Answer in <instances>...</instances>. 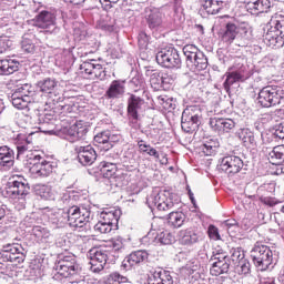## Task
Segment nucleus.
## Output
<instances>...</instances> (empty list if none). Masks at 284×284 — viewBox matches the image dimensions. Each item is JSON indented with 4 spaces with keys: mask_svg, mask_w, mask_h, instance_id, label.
<instances>
[{
    "mask_svg": "<svg viewBox=\"0 0 284 284\" xmlns=\"http://www.w3.org/2000/svg\"><path fill=\"white\" fill-rule=\"evenodd\" d=\"M54 270L53 281H72L83 276V268L74 255L60 256Z\"/></svg>",
    "mask_w": 284,
    "mask_h": 284,
    "instance_id": "1",
    "label": "nucleus"
},
{
    "mask_svg": "<svg viewBox=\"0 0 284 284\" xmlns=\"http://www.w3.org/2000/svg\"><path fill=\"white\" fill-rule=\"evenodd\" d=\"M251 258L253 264L260 272H266V270H273L274 265L278 263L276 251L261 242L254 244L251 250Z\"/></svg>",
    "mask_w": 284,
    "mask_h": 284,
    "instance_id": "2",
    "label": "nucleus"
},
{
    "mask_svg": "<svg viewBox=\"0 0 284 284\" xmlns=\"http://www.w3.org/2000/svg\"><path fill=\"white\" fill-rule=\"evenodd\" d=\"M270 29L263 36V41L268 48H283L284 45V16L275 13L268 22Z\"/></svg>",
    "mask_w": 284,
    "mask_h": 284,
    "instance_id": "3",
    "label": "nucleus"
},
{
    "mask_svg": "<svg viewBox=\"0 0 284 284\" xmlns=\"http://www.w3.org/2000/svg\"><path fill=\"white\" fill-rule=\"evenodd\" d=\"M65 212L67 223L70 227H75L79 230H90V221H92L93 215L90 211V206H70Z\"/></svg>",
    "mask_w": 284,
    "mask_h": 284,
    "instance_id": "4",
    "label": "nucleus"
},
{
    "mask_svg": "<svg viewBox=\"0 0 284 284\" xmlns=\"http://www.w3.org/2000/svg\"><path fill=\"white\" fill-rule=\"evenodd\" d=\"M36 17L33 18L34 28L44 30L47 34H59L61 28L57 26V13L50 9H37Z\"/></svg>",
    "mask_w": 284,
    "mask_h": 284,
    "instance_id": "5",
    "label": "nucleus"
},
{
    "mask_svg": "<svg viewBox=\"0 0 284 284\" xmlns=\"http://www.w3.org/2000/svg\"><path fill=\"white\" fill-rule=\"evenodd\" d=\"M257 103L262 108H274L284 103V88L266 85L258 91Z\"/></svg>",
    "mask_w": 284,
    "mask_h": 284,
    "instance_id": "6",
    "label": "nucleus"
},
{
    "mask_svg": "<svg viewBox=\"0 0 284 284\" xmlns=\"http://www.w3.org/2000/svg\"><path fill=\"white\" fill-rule=\"evenodd\" d=\"M27 156L29 158V165H31L29 170L36 179H48V176H52V174H54V170H57L54 162L43 160L37 151L34 153L27 154Z\"/></svg>",
    "mask_w": 284,
    "mask_h": 284,
    "instance_id": "7",
    "label": "nucleus"
},
{
    "mask_svg": "<svg viewBox=\"0 0 284 284\" xmlns=\"http://www.w3.org/2000/svg\"><path fill=\"white\" fill-rule=\"evenodd\" d=\"M201 119H203V113L199 105L187 106L181 118V128L183 132L186 134H192V132H196L199 130V125H201Z\"/></svg>",
    "mask_w": 284,
    "mask_h": 284,
    "instance_id": "8",
    "label": "nucleus"
},
{
    "mask_svg": "<svg viewBox=\"0 0 284 284\" xmlns=\"http://www.w3.org/2000/svg\"><path fill=\"white\" fill-rule=\"evenodd\" d=\"M26 261V248L19 243H8L2 246L0 252V264L12 263V265H21Z\"/></svg>",
    "mask_w": 284,
    "mask_h": 284,
    "instance_id": "9",
    "label": "nucleus"
},
{
    "mask_svg": "<svg viewBox=\"0 0 284 284\" xmlns=\"http://www.w3.org/2000/svg\"><path fill=\"white\" fill-rule=\"evenodd\" d=\"M119 219H121V211L119 210L102 211L100 220L93 225V229L99 234H110L112 230L119 227Z\"/></svg>",
    "mask_w": 284,
    "mask_h": 284,
    "instance_id": "10",
    "label": "nucleus"
},
{
    "mask_svg": "<svg viewBox=\"0 0 284 284\" xmlns=\"http://www.w3.org/2000/svg\"><path fill=\"white\" fill-rule=\"evenodd\" d=\"M156 63L162 68H166L168 70H179L181 68V55L179 54V50L174 47H166L159 51L155 55Z\"/></svg>",
    "mask_w": 284,
    "mask_h": 284,
    "instance_id": "11",
    "label": "nucleus"
},
{
    "mask_svg": "<svg viewBox=\"0 0 284 284\" xmlns=\"http://www.w3.org/2000/svg\"><path fill=\"white\" fill-rule=\"evenodd\" d=\"M34 94L36 91L32 85L22 84L11 94V103L18 110H26V108H28V103H33Z\"/></svg>",
    "mask_w": 284,
    "mask_h": 284,
    "instance_id": "12",
    "label": "nucleus"
},
{
    "mask_svg": "<svg viewBox=\"0 0 284 284\" xmlns=\"http://www.w3.org/2000/svg\"><path fill=\"white\" fill-rule=\"evenodd\" d=\"M174 199L172 194L165 192L152 193L146 197V205L150 210H159V212H168L174 207Z\"/></svg>",
    "mask_w": 284,
    "mask_h": 284,
    "instance_id": "13",
    "label": "nucleus"
},
{
    "mask_svg": "<svg viewBox=\"0 0 284 284\" xmlns=\"http://www.w3.org/2000/svg\"><path fill=\"white\" fill-rule=\"evenodd\" d=\"M7 194L11 199H23L30 194V184L21 175H13L7 184Z\"/></svg>",
    "mask_w": 284,
    "mask_h": 284,
    "instance_id": "14",
    "label": "nucleus"
},
{
    "mask_svg": "<svg viewBox=\"0 0 284 284\" xmlns=\"http://www.w3.org/2000/svg\"><path fill=\"white\" fill-rule=\"evenodd\" d=\"M144 20L146 27L151 32H161L165 28V14L160 9L154 7H146L144 9Z\"/></svg>",
    "mask_w": 284,
    "mask_h": 284,
    "instance_id": "15",
    "label": "nucleus"
},
{
    "mask_svg": "<svg viewBox=\"0 0 284 284\" xmlns=\"http://www.w3.org/2000/svg\"><path fill=\"white\" fill-rule=\"evenodd\" d=\"M88 258L90 261V270L94 274H99V272H103L105 265H108V251H103L101 248H91L88 252Z\"/></svg>",
    "mask_w": 284,
    "mask_h": 284,
    "instance_id": "16",
    "label": "nucleus"
},
{
    "mask_svg": "<svg viewBox=\"0 0 284 284\" xmlns=\"http://www.w3.org/2000/svg\"><path fill=\"white\" fill-rule=\"evenodd\" d=\"M37 134H39V132L19 133L16 136L17 159H20L26 152H32V150H34V136H37Z\"/></svg>",
    "mask_w": 284,
    "mask_h": 284,
    "instance_id": "17",
    "label": "nucleus"
},
{
    "mask_svg": "<svg viewBox=\"0 0 284 284\" xmlns=\"http://www.w3.org/2000/svg\"><path fill=\"white\" fill-rule=\"evenodd\" d=\"M245 163L243 159L237 155H226L220 161V170L229 174V176H234V174H239L241 170H243Z\"/></svg>",
    "mask_w": 284,
    "mask_h": 284,
    "instance_id": "18",
    "label": "nucleus"
},
{
    "mask_svg": "<svg viewBox=\"0 0 284 284\" xmlns=\"http://www.w3.org/2000/svg\"><path fill=\"white\" fill-rule=\"evenodd\" d=\"M205 239V234L203 231H200L196 227H189L186 230L180 231V242L182 245H186L187 247H192V245H197V243L203 242Z\"/></svg>",
    "mask_w": 284,
    "mask_h": 284,
    "instance_id": "19",
    "label": "nucleus"
},
{
    "mask_svg": "<svg viewBox=\"0 0 284 284\" xmlns=\"http://www.w3.org/2000/svg\"><path fill=\"white\" fill-rule=\"evenodd\" d=\"M210 128L217 134L232 132L236 128V121L232 118H211L209 121Z\"/></svg>",
    "mask_w": 284,
    "mask_h": 284,
    "instance_id": "20",
    "label": "nucleus"
},
{
    "mask_svg": "<svg viewBox=\"0 0 284 284\" xmlns=\"http://www.w3.org/2000/svg\"><path fill=\"white\" fill-rule=\"evenodd\" d=\"M150 254L148 251L138 250L130 253L122 262L123 270H132L135 265H143V263H148Z\"/></svg>",
    "mask_w": 284,
    "mask_h": 284,
    "instance_id": "21",
    "label": "nucleus"
},
{
    "mask_svg": "<svg viewBox=\"0 0 284 284\" xmlns=\"http://www.w3.org/2000/svg\"><path fill=\"white\" fill-rule=\"evenodd\" d=\"M145 100L139 95L131 94L128 99L126 112L133 121H139V112H143Z\"/></svg>",
    "mask_w": 284,
    "mask_h": 284,
    "instance_id": "22",
    "label": "nucleus"
},
{
    "mask_svg": "<svg viewBox=\"0 0 284 284\" xmlns=\"http://www.w3.org/2000/svg\"><path fill=\"white\" fill-rule=\"evenodd\" d=\"M125 95V81L113 80L104 93V98L109 101L123 99Z\"/></svg>",
    "mask_w": 284,
    "mask_h": 284,
    "instance_id": "23",
    "label": "nucleus"
},
{
    "mask_svg": "<svg viewBox=\"0 0 284 284\" xmlns=\"http://www.w3.org/2000/svg\"><path fill=\"white\" fill-rule=\"evenodd\" d=\"M149 284H174L172 275L163 268H152L149 273Z\"/></svg>",
    "mask_w": 284,
    "mask_h": 284,
    "instance_id": "24",
    "label": "nucleus"
},
{
    "mask_svg": "<svg viewBox=\"0 0 284 284\" xmlns=\"http://www.w3.org/2000/svg\"><path fill=\"white\" fill-rule=\"evenodd\" d=\"M75 152L81 165H92L97 161V151L92 145L79 146L75 149Z\"/></svg>",
    "mask_w": 284,
    "mask_h": 284,
    "instance_id": "25",
    "label": "nucleus"
},
{
    "mask_svg": "<svg viewBox=\"0 0 284 284\" xmlns=\"http://www.w3.org/2000/svg\"><path fill=\"white\" fill-rule=\"evenodd\" d=\"M14 165V150L8 145L0 146V170L8 172Z\"/></svg>",
    "mask_w": 284,
    "mask_h": 284,
    "instance_id": "26",
    "label": "nucleus"
},
{
    "mask_svg": "<svg viewBox=\"0 0 284 284\" xmlns=\"http://www.w3.org/2000/svg\"><path fill=\"white\" fill-rule=\"evenodd\" d=\"M146 239L151 240V243H155V245H172L174 243V235L169 231L149 232Z\"/></svg>",
    "mask_w": 284,
    "mask_h": 284,
    "instance_id": "27",
    "label": "nucleus"
},
{
    "mask_svg": "<svg viewBox=\"0 0 284 284\" xmlns=\"http://www.w3.org/2000/svg\"><path fill=\"white\" fill-rule=\"evenodd\" d=\"M93 141L100 152H110L114 148V144L110 143V130L101 131L94 136Z\"/></svg>",
    "mask_w": 284,
    "mask_h": 284,
    "instance_id": "28",
    "label": "nucleus"
},
{
    "mask_svg": "<svg viewBox=\"0 0 284 284\" xmlns=\"http://www.w3.org/2000/svg\"><path fill=\"white\" fill-rule=\"evenodd\" d=\"M21 63L12 58L0 60V75L8 77L18 72Z\"/></svg>",
    "mask_w": 284,
    "mask_h": 284,
    "instance_id": "29",
    "label": "nucleus"
},
{
    "mask_svg": "<svg viewBox=\"0 0 284 284\" xmlns=\"http://www.w3.org/2000/svg\"><path fill=\"white\" fill-rule=\"evenodd\" d=\"M220 145L221 143L219 142V139L207 138L206 140L203 141L201 145V150L205 154V156H214Z\"/></svg>",
    "mask_w": 284,
    "mask_h": 284,
    "instance_id": "30",
    "label": "nucleus"
},
{
    "mask_svg": "<svg viewBox=\"0 0 284 284\" xmlns=\"http://www.w3.org/2000/svg\"><path fill=\"white\" fill-rule=\"evenodd\" d=\"M232 267V262L230 260H224L222 262L211 263L210 273L212 276H221V274H227Z\"/></svg>",
    "mask_w": 284,
    "mask_h": 284,
    "instance_id": "31",
    "label": "nucleus"
},
{
    "mask_svg": "<svg viewBox=\"0 0 284 284\" xmlns=\"http://www.w3.org/2000/svg\"><path fill=\"white\" fill-rule=\"evenodd\" d=\"M145 77L149 78V81H150L153 90H161L163 72H161L156 69H146Z\"/></svg>",
    "mask_w": 284,
    "mask_h": 284,
    "instance_id": "32",
    "label": "nucleus"
},
{
    "mask_svg": "<svg viewBox=\"0 0 284 284\" xmlns=\"http://www.w3.org/2000/svg\"><path fill=\"white\" fill-rule=\"evenodd\" d=\"M98 170L103 179H114L116 174V163L102 161L100 162Z\"/></svg>",
    "mask_w": 284,
    "mask_h": 284,
    "instance_id": "33",
    "label": "nucleus"
},
{
    "mask_svg": "<svg viewBox=\"0 0 284 284\" xmlns=\"http://www.w3.org/2000/svg\"><path fill=\"white\" fill-rule=\"evenodd\" d=\"M224 6L225 0H204V3H202V8L207 14H219Z\"/></svg>",
    "mask_w": 284,
    "mask_h": 284,
    "instance_id": "34",
    "label": "nucleus"
},
{
    "mask_svg": "<svg viewBox=\"0 0 284 284\" xmlns=\"http://www.w3.org/2000/svg\"><path fill=\"white\" fill-rule=\"evenodd\" d=\"M20 45L24 54H34V50H37V45L34 44V34L24 33Z\"/></svg>",
    "mask_w": 284,
    "mask_h": 284,
    "instance_id": "35",
    "label": "nucleus"
},
{
    "mask_svg": "<svg viewBox=\"0 0 284 284\" xmlns=\"http://www.w3.org/2000/svg\"><path fill=\"white\" fill-rule=\"evenodd\" d=\"M182 50L185 57L186 68H190V65H192V63L195 61L196 55L201 53V50L194 44H186Z\"/></svg>",
    "mask_w": 284,
    "mask_h": 284,
    "instance_id": "36",
    "label": "nucleus"
},
{
    "mask_svg": "<svg viewBox=\"0 0 284 284\" xmlns=\"http://www.w3.org/2000/svg\"><path fill=\"white\" fill-rule=\"evenodd\" d=\"M187 216L183 212H171L168 217V223L171 225V227L179 229L183 227V224L185 223Z\"/></svg>",
    "mask_w": 284,
    "mask_h": 284,
    "instance_id": "37",
    "label": "nucleus"
},
{
    "mask_svg": "<svg viewBox=\"0 0 284 284\" xmlns=\"http://www.w3.org/2000/svg\"><path fill=\"white\" fill-rule=\"evenodd\" d=\"M233 74H236L239 78L247 81L250 79V69L245 65L244 60H236L233 65Z\"/></svg>",
    "mask_w": 284,
    "mask_h": 284,
    "instance_id": "38",
    "label": "nucleus"
},
{
    "mask_svg": "<svg viewBox=\"0 0 284 284\" xmlns=\"http://www.w3.org/2000/svg\"><path fill=\"white\" fill-rule=\"evenodd\" d=\"M237 34H241L243 39V43L241 44L242 47L250 45L252 41V27H250L247 22H242L237 27Z\"/></svg>",
    "mask_w": 284,
    "mask_h": 284,
    "instance_id": "39",
    "label": "nucleus"
},
{
    "mask_svg": "<svg viewBox=\"0 0 284 284\" xmlns=\"http://www.w3.org/2000/svg\"><path fill=\"white\" fill-rule=\"evenodd\" d=\"M36 194L44 199V201H54V191H52V186L48 184H38L36 186Z\"/></svg>",
    "mask_w": 284,
    "mask_h": 284,
    "instance_id": "40",
    "label": "nucleus"
},
{
    "mask_svg": "<svg viewBox=\"0 0 284 284\" xmlns=\"http://www.w3.org/2000/svg\"><path fill=\"white\" fill-rule=\"evenodd\" d=\"M37 87L42 94H50V92H54V88H57V80L45 78L44 80L38 81Z\"/></svg>",
    "mask_w": 284,
    "mask_h": 284,
    "instance_id": "41",
    "label": "nucleus"
},
{
    "mask_svg": "<svg viewBox=\"0 0 284 284\" xmlns=\"http://www.w3.org/2000/svg\"><path fill=\"white\" fill-rule=\"evenodd\" d=\"M239 34V27L232 22L226 23L225 31L222 34V40L225 43H232Z\"/></svg>",
    "mask_w": 284,
    "mask_h": 284,
    "instance_id": "42",
    "label": "nucleus"
},
{
    "mask_svg": "<svg viewBox=\"0 0 284 284\" xmlns=\"http://www.w3.org/2000/svg\"><path fill=\"white\" fill-rule=\"evenodd\" d=\"M207 65H209L207 57L205 55V53H203V51H201L196 55L195 61L192 62V65H190L189 68L190 70L201 72L203 70H207Z\"/></svg>",
    "mask_w": 284,
    "mask_h": 284,
    "instance_id": "43",
    "label": "nucleus"
},
{
    "mask_svg": "<svg viewBox=\"0 0 284 284\" xmlns=\"http://www.w3.org/2000/svg\"><path fill=\"white\" fill-rule=\"evenodd\" d=\"M268 156V160L271 163H273V165H278V163H282L284 161V146L277 145L273 148Z\"/></svg>",
    "mask_w": 284,
    "mask_h": 284,
    "instance_id": "44",
    "label": "nucleus"
},
{
    "mask_svg": "<svg viewBox=\"0 0 284 284\" xmlns=\"http://www.w3.org/2000/svg\"><path fill=\"white\" fill-rule=\"evenodd\" d=\"M49 220L55 227H63L65 223H68V217L65 216V211L63 210H58L54 213H51L49 216Z\"/></svg>",
    "mask_w": 284,
    "mask_h": 284,
    "instance_id": "45",
    "label": "nucleus"
},
{
    "mask_svg": "<svg viewBox=\"0 0 284 284\" xmlns=\"http://www.w3.org/2000/svg\"><path fill=\"white\" fill-rule=\"evenodd\" d=\"M270 8H272V2L270 0H257V2L253 4L251 14H263V12H270Z\"/></svg>",
    "mask_w": 284,
    "mask_h": 284,
    "instance_id": "46",
    "label": "nucleus"
},
{
    "mask_svg": "<svg viewBox=\"0 0 284 284\" xmlns=\"http://www.w3.org/2000/svg\"><path fill=\"white\" fill-rule=\"evenodd\" d=\"M239 139L242 140L245 146L256 145V139L254 138V133L248 129H242L239 132Z\"/></svg>",
    "mask_w": 284,
    "mask_h": 284,
    "instance_id": "47",
    "label": "nucleus"
},
{
    "mask_svg": "<svg viewBox=\"0 0 284 284\" xmlns=\"http://www.w3.org/2000/svg\"><path fill=\"white\" fill-rule=\"evenodd\" d=\"M243 81V79H241L237 74L233 73L232 71L226 73V79L223 83L225 92L230 94V89L232 88V85H234V83H241Z\"/></svg>",
    "mask_w": 284,
    "mask_h": 284,
    "instance_id": "48",
    "label": "nucleus"
},
{
    "mask_svg": "<svg viewBox=\"0 0 284 284\" xmlns=\"http://www.w3.org/2000/svg\"><path fill=\"white\" fill-rule=\"evenodd\" d=\"M223 261H230V257L227 256V253L223 251V248H215L212 252L211 258L209 260V263H219Z\"/></svg>",
    "mask_w": 284,
    "mask_h": 284,
    "instance_id": "49",
    "label": "nucleus"
},
{
    "mask_svg": "<svg viewBox=\"0 0 284 284\" xmlns=\"http://www.w3.org/2000/svg\"><path fill=\"white\" fill-rule=\"evenodd\" d=\"M234 270H236L237 274L245 276L252 272V264L250 263V260L244 257L236 266H234Z\"/></svg>",
    "mask_w": 284,
    "mask_h": 284,
    "instance_id": "50",
    "label": "nucleus"
},
{
    "mask_svg": "<svg viewBox=\"0 0 284 284\" xmlns=\"http://www.w3.org/2000/svg\"><path fill=\"white\" fill-rule=\"evenodd\" d=\"M231 253V257H229L231 267H235L239 263H241V261H244L245 258V253H243L241 248H232Z\"/></svg>",
    "mask_w": 284,
    "mask_h": 284,
    "instance_id": "51",
    "label": "nucleus"
},
{
    "mask_svg": "<svg viewBox=\"0 0 284 284\" xmlns=\"http://www.w3.org/2000/svg\"><path fill=\"white\" fill-rule=\"evenodd\" d=\"M48 101L47 105H59V103H63V94L51 91L47 94Z\"/></svg>",
    "mask_w": 284,
    "mask_h": 284,
    "instance_id": "52",
    "label": "nucleus"
},
{
    "mask_svg": "<svg viewBox=\"0 0 284 284\" xmlns=\"http://www.w3.org/2000/svg\"><path fill=\"white\" fill-rule=\"evenodd\" d=\"M106 284H121V283H128V277L120 275L119 273H111L106 281Z\"/></svg>",
    "mask_w": 284,
    "mask_h": 284,
    "instance_id": "53",
    "label": "nucleus"
},
{
    "mask_svg": "<svg viewBox=\"0 0 284 284\" xmlns=\"http://www.w3.org/2000/svg\"><path fill=\"white\" fill-rule=\"evenodd\" d=\"M80 70L82 74H85L88 78L92 79V73L94 70V60H91L90 62H83L80 65Z\"/></svg>",
    "mask_w": 284,
    "mask_h": 284,
    "instance_id": "54",
    "label": "nucleus"
},
{
    "mask_svg": "<svg viewBox=\"0 0 284 284\" xmlns=\"http://www.w3.org/2000/svg\"><path fill=\"white\" fill-rule=\"evenodd\" d=\"M91 79H105V70L101 64H93V73Z\"/></svg>",
    "mask_w": 284,
    "mask_h": 284,
    "instance_id": "55",
    "label": "nucleus"
},
{
    "mask_svg": "<svg viewBox=\"0 0 284 284\" xmlns=\"http://www.w3.org/2000/svg\"><path fill=\"white\" fill-rule=\"evenodd\" d=\"M84 131H85V129L79 128V125L73 124L69 129V134H70V136L73 138V140H77V139H81V136H83V133H81V132H84Z\"/></svg>",
    "mask_w": 284,
    "mask_h": 284,
    "instance_id": "56",
    "label": "nucleus"
},
{
    "mask_svg": "<svg viewBox=\"0 0 284 284\" xmlns=\"http://www.w3.org/2000/svg\"><path fill=\"white\" fill-rule=\"evenodd\" d=\"M129 85L132 88V90H134V92H139V90L143 88V80L141 77L135 75L130 80Z\"/></svg>",
    "mask_w": 284,
    "mask_h": 284,
    "instance_id": "57",
    "label": "nucleus"
},
{
    "mask_svg": "<svg viewBox=\"0 0 284 284\" xmlns=\"http://www.w3.org/2000/svg\"><path fill=\"white\" fill-rule=\"evenodd\" d=\"M176 81V75L170 72H162V88L164 85H172Z\"/></svg>",
    "mask_w": 284,
    "mask_h": 284,
    "instance_id": "58",
    "label": "nucleus"
},
{
    "mask_svg": "<svg viewBox=\"0 0 284 284\" xmlns=\"http://www.w3.org/2000/svg\"><path fill=\"white\" fill-rule=\"evenodd\" d=\"M260 201L263 205H267L268 207H276V205H281V202L276 200V197L261 196Z\"/></svg>",
    "mask_w": 284,
    "mask_h": 284,
    "instance_id": "59",
    "label": "nucleus"
},
{
    "mask_svg": "<svg viewBox=\"0 0 284 284\" xmlns=\"http://www.w3.org/2000/svg\"><path fill=\"white\" fill-rule=\"evenodd\" d=\"M55 109L60 112V114H63V116H65V114H72V112H74V105L72 104H58Z\"/></svg>",
    "mask_w": 284,
    "mask_h": 284,
    "instance_id": "60",
    "label": "nucleus"
},
{
    "mask_svg": "<svg viewBox=\"0 0 284 284\" xmlns=\"http://www.w3.org/2000/svg\"><path fill=\"white\" fill-rule=\"evenodd\" d=\"M209 237L212 239V241H221V234L219 233V227L211 224L207 229Z\"/></svg>",
    "mask_w": 284,
    "mask_h": 284,
    "instance_id": "61",
    "label": "nucleus"
},
{
    "mask_svg": "<svg viewBox=\"0 0 284 284\" xmlns=\"http://www.w3.org/2000/svg\"><path fill=\"white\" fill-rule=\"evenodd\" d=\"M32 234L37 236V239H45L48 237V229L42 226H33Z\"/></svg>",
    "mask_w": 284,
    "mask_h": 284,
    "instance_id": "62",
    "label": "nucleus"
},
{
    "mask_svg": "<svg viewBox=\"0 0 284 284\" xmlns=\"http://www.w3.org/2000/svg\"><path fill=\"white\" fill-rule=\"evenodd\" d=\"M150 42V36H148V33L145 32H140L139 37H138V43L140 45V48H148V43Z\"/></svg>",
    "mask_w": 284,
    "mask_h": 284,
    "instance_id": "63",
    "label": "nucleus"
},
{
    "mask_svg": "<svg viewBox=\"0 0 284 284\" xmlns=\"http://www.w3.org/2000/svg\"><path fill=\"white\" fill-rule=\"evenodd\" d=\"M273 134L276 139H284V122L275 125Z\"/></svg>",
    "mask_w": 284,
    "mask_h": 284,
    "instance_id": "64",
    "label": "nucleus"
}]
</instances>
